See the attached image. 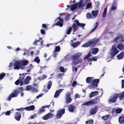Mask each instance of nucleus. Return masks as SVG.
Instances as JSON below:
<instances>
[{"label":"nucleus","instance_id":"obj_1","mask_svg":"<svg viewBox=\"0 0 124 124\" xmlns=\"http://www.w3.org/2000/svg\"><path fill=\"white\" fill-rule=\"evenodd\" d=\"M82 54L81 53H78L76 54L72 55L71 58L73 60L72 63L74 65H76L82 62V59L78 58L80 57Z\"/></svg>","mask_w":124,"mask_h":124},{"label":"nucleus","instance_id":"obj_2","mask_svg":"<svg viewBox=\"0 0 124 124\" xmlns=\"http://www.w3.org/2000/svg\"><path fill=\"white\" fill-rule=\"evenodd\" d=\"M75 23H74L72 26L73 32H75L78 29V27H80L84 29V27L85 26V24L84 23H80L78 21L76 20L74 21Z\"/></svg>","mask_w":124,"mask_h":124},{"label":"nucleus","instance_id":"obj_3","mask_svg":"<svg viewBox=\"0 0 124 124\" xmlns=\"http://www.w3.org/2000/svg\"><path fill=\"white\" fill-rule=\"evenodd\" d=\"M55 22H56L54 24V26H59L60 27L62 26L63 22V20L60 17H57L55 20Z\"/></svg>","mask_w":124,"mask_h":124},{"label":"nucleus","instance_id":"obj_4","mask_svg":"<svg viewBox=\"0 0 124 124\" xmlns=\"http://www.w3.org/2000/svg\"><path fill=\"white\" fill-rule=\"evenodd\" d=\"M111 52L110 54L111 58L114 57L116 54L118 53L119 51L117 50L116 46L113 45L112 47L111 50H110Z\"/></svg>","mask_w":124,"mask_h":124},{"label":"nucleus","instance_id":"obj_5","mask_svg":"<svg viewBox=\"0 0 124 124\" xmlns=\"http://www.w3.org/2000/svg\"><path fill=\"white\" fill-rule=\"evenodd\" d=\"M65 109L63 108L60 109L57 111V114L56 115V116L57 119L61 118L62 115L65 113Z\"/></svg>","mask_w":124,"mask_h":124},{"label":"nucleus","instance_id":"obj_6","mask_svg":"<svg viewBox=\"0 0 124 124\" xmlns=\"http://www.w3.org/2000/svg\"><path fill=\"white\" fill-rule=\"evenodd\" d=\"M97 102L95 100H93V99L90 101L83 103L82 105L87 106H90L97 104Z\"/></svg>","mask_w":124,"mask_h":124},{"label":"nucleus","instance_id":"obj_7","mask_svg":"<svg viewBox=\"0 0 124 124\" xmlns=\"http://www.w3.org/2000/svg\"><path fill=\"white\" fill-rule=\"evenodd\" d=\"M66 103L68 104L70 103L72 100L71 97V93H67L66 95Z\"/></svg>","mask_w":124,"mask_h":124},{"label":"nucleus","instance_id":"obj_8","mask_svg":"<svg viewBox=\"0 0 124 124\" xmlns=\"http://www.w3.org/2000/svg\"><path fill=\"white\" fill-rule=\"evenodd\" d=\"M119 94L118 93L114 94L112 97H110L109 100L110 102L112 103L115 102Z\"/></svg>","mask_w":124,"mask_h":124},{"label":"nucleus","instance_id":"obj_9","mask_svg":"<svg viewBox=\"0 0 124 124\" xmlns=\"http://www.w3.org/2000/svg\"><path fill=\"white\" fill-rule=\"evenodd\" d=\"M21 65L20 69H24L25 68V66L27 65L29 63V61L27 60H22L20 61Z\"/></svg>","mask_w":124,"mask_h":124},{"label":"nucleus","instance_id":"obj_10","mask_svg":"<svg viewBox=\"0 0 124 124\" xmlns=\"http://www.w3.org/2000/svg\"><path fill=\"white\" fill-rule=\"evenodd\" d=\"M27 74L26 73H24L22 74L21 76L19 77V79L20 81V86H22L23 84V81L25 75Z\"/></svg>","mask_w":124,"mask_h":124},{"label":"nucleus","instance_id":"obj_11","mask_svg":"<svg viewBox=\"0 0 124 124\" xmlns=\"http://www.w3.org/2000/svg\"><path fill=\"white\" fill-rule=\"evenodd\" d=\"M54 115L53 114H51L48 113L42 117V119L44 120H46L52 117Z\"/></svg>","mask_w":124,"mask_h":124},{"label":"nucleus","instance_id":"obj_12","mask_svg":"<svg viewBox=\"0 0 124 124\" xmlns=\"http://www.w3.org/2000/svg\"><path fill=\"white\" fill-rule=\"evenodd\" d=\"M14 69L15 70H18L20 69L21 64L20 61H16L14 64Z\"/></svg>","mask_w":124,"mask_h":124},{"label":"nucleus","instance_id":"obj_13","mask_svg":"<svg viewBox=\"0 0 124 124\" xmlns=\"http://www.w3.org/2000/svg\"><path fill=\"white\" fill-rule=\"evenodd\" d=\"M98 110V109L97 106L91 109L90 111L91 115H92L95 114L97 112Z\"/></svg>","mask_w":124,"mask_h":124},{"label":"nucleus","instance_id":"obj_14","mask_svg":"<svg viewBox=\"0 0 124 124\" xmlns=\"http://www.w3.org/2000/svg\"><path fill=\"white\" fill-rule=\"evenodd\" d=\"M14 116L15 119L16 120L19 121L20 119L21 116L20 113L17 112L15 113Z\"/></svg>","mask_w":124,"mask_h":124},{"label":"nucleus","instance_id":"obj_15","mask_svg":"<svg viewBox=\"0 0 124 124\" xmlns=\"http://www.w3.org/2000/svg\"><path fill=\"white\" fill-rule=\"evenodd\" d=\"M14 92L11 93L8 97V98L9 101H10L12 98L16 97L18 96L17 93H16L15 90L14 91Z\"/></svg>","mask_w":124,"mask_h":124},{"label":"nucleus","instance_id":"obj_16","mask_svg":"<svg viewBox=\"0 0 124 124\" xmlns=\"http://www.w3.org/2000/svg\"><path fill=\"white\" fill-rule=\"evenodd\" d=\"M99 81V79H94L93 81L91 84L93 86L95 87H97L98 86V84Z\"/></svg>","mask_w":124,"mask_h":124},{"label":"nucleus","instance_id":"obj_17","mask_svg":"<svg viewBox=\"0 0 124 124\" xmlns=\"http://www.w3.org/2000/svg\"><path fill=\"white\" fill-rule=\"evenodd\" d=\"M31 78L30 76H27L24 80V84H28L30 82V81L31 80Z\"/></svg>","mask_w":124,"mask_h":124},{"label":"nucleus","instance_id":"obj_18","mask_svg":"<svg viewBox=\"0 0 124 124\" xmlns=\"http://www.w3.org/2000/svg\"><path fill=\"white\" fill-rule=\"evenodd\" d=\"M63 90L62 89H60L59 90H57L55 93L54 97L55 98H57L59 95L60 93L62 92Z\"/></svg>","mask_w":124,"mask_h":124},{"label":"nucleus","instance_id":"obj_19","mask_svg":"<svg viewBox=\"0 0 124 124\" xmlns=\"http://www.w3.org/2000/svg\"><path fill=\"white\" fill-rule=\"evenodd\" d=\"M99 94L97 91H95L94 92H92L90 94L89 98H91Z\"/></svg>","mask_w":124,"mask_h":124},{"label":"nucleus","instance_id":"obj_20","mask_svg":"<svg viewBox=\"0 0 124 124\" xmlns=\"http://www.w3.org/2000/svg\"><path fill=\"white\" fill-rule=\"evenodd\" d=\"M25 110L28 111L33 110L35 109V107L33 105L26 107L24 108Z\"/></svg>","mask_w":124,"mask_h":124},{"label":"nucleus","instance_id":"obj_21","mask_svg":"<svg viewBox=\"0 0 124 124\" xmlns=\"http://www.w3.org/2000/svg\"><path fill=\"white\" fill-rule=\"evenodd\" d=\"M75 108V106L72 105H70L69 106L68 110L70 112L73 111Z\"/></svg>","mask_w":124,"mask_h":124},{"label":"nucleus","instance_id":"obj_22","mask_svg":"<svg viewBox=\"0 0 124 124\" xmlns=\"http://www.w3.org/2000/svg\"><path fill=\"white\" fill-rule=\"evenodd\" d=\"M124 52H122L120 54L117 55V58L119 59L120 60L123 58L124 57Z\"/></svg>","mask_w":124,"mask_h":124},{"label":"nucleus","instance_id":"obj_23","mask_svg":"<svg viewBox=\"0 0 124 124\" xmlns=\"http://www.w3.org/2000/svg\"><path fill=\"white\" fill-rule=\"evenodd\" d=\"M23 90V87H18L17 89L15 90V91L16 92L18 95L20 93H21L22 92Z\"/></svg>","mask_w":124,"mask_h":124},{"label":"nucleus","instance_id":"obj_24","mask_svg":"<svg viewBox=\"0 0 124 124\" xmlns=\"http://www.w3.org/2000/svg\"><path fill=\"white\" fill-rule=\"evenodd\" d=\"M99 10H93L92 11V13L93 16L95 17L97 16Z\"/></svg>","mask_w":124,"mask_h":124},{"label":"nucleus","instance_id":"obj_25","mask_svg":"<svg viewBox=\"0 0 124 124\" xmlns=\"http://www.w3.org/2000/svg\"><path fill=\"white\" fill-rule=\"evenodd\" d=\"M93 80V78L92 77H88L86 79V81L87 83H90L92 82Z\"/></svg>","mask_w":124,"mask_h":124},{"label":"nucleus","instance_id":"obj_26","mask_svg":"<svg viewBox=\"0 0 124 124\" xmlns=\"http://www.w3.org/2000/svg\"><path fill=\"white\" fill-rule=\"evenodd\" d=\"M119 122L120 124L124 123V117L122 116L120 117L119 118Z\"/></svg>","mask_w":124,"mask_h":124},{"label":"nucleus","instance_id":"obj_27","mask_svg":"<svg viewBox=\"0 0 124 124\" xmlns=\"http://www.w3.org/2000/svg\"><path fill=\"white\" fill-rule=\"evenodd\" d=\"M117 47L118 48L121 50L124 48V46L122 43H120L117 45Z\"/></svg>","mask_w":124,"mask_h":124},{"label":"nucleus","instance_id":"obj_28","mask_svg":"<svg viewBox=\"0 0 124 124\" xmlns=\"http://www.w3.org/2000/svg\"><path fill=\"white\" fill-rule=\"evenodd\" d=\"M107 11V8L106 7L105 8L103 13L102 14V17L103 18L105 17L106 16V14Z\"/></svg>","mask_w":124,"mask_h":124},{"label":"nucleus","instance_id":"obj_29","mask_svg":"<svg viewBox=\"0 0 124 124\" xmlns=\"http://www.w3.org/2000/svg\"><path fill=\"white\" fill-rule=\"evenodd\" d=\"M98 51V49L97 48H95L92 50V53L93 54H96Z\"/></svg>","mask_w":124,"mask_h":124},{"label":"nucleus","instance_id":"obj_30","mask_svg":"<svg viewBox=\"0 0 124 124\" xmlns=\"http://www.w3.org/2000/svg\"><path fill=\"white\" fill-rule=\"evenodd\" d=\"M95 39L94 38L91 39L88 42L90 46L92 45H94V42L95 41Z\"/></svg>","mask_w":124,"mask_h":124},{"label":"nucleus","instance_id":"obj_31","mask_svg":"<svg viewBox=\"0 0 124 124\" xmlns=\"http://www.w3.org/2000/svg\"><path fill=\"white\" fill-rule=\"evenodd\" d=\"M80 43L79 42H74L72 44V46L73 48H75Z\"/></svg>","mask_w":124,"mask_h":124},{"label":"nucleus","instance_id":"obj_32","mask_svg":"<svg viewBox=\"0 0 124 124\" xmlns=\"http://www.w3.org/2000/svg\"><path fill=\"white\" fill-rule=\"evenodd\" d=\"M77 7V5L76 4H74L71 6L70 9L72 10H74L76 9Z\"/></svg>","mask_w":124,"mask_h":124},{"label":"nucleus","instance_id":"obj_33","mask_svg":"<svg viewBox=\"0 0 124 124\" xmlns=\"http://www.w3.org/2000/svg\"><path fill=\"white\" fill-rule=\"evenodd\" d=\"M45 111V110L44 108H42V107L38 111V114L39 115L44 112Z\"/></svg>","mask_w":124,"mask_h":124},{"label":"nucleus","instance_id":"obj_34","mask_svg":"<svg viewBox=\"0 0 124 124\" xmlns=\"http://www.w3.org/2000/svg\"><path fill=\"white\" fill-rule=\"evenodd\" d=\"M52 84V82L51 81H49L48 83V85L47 86V88L48 89H49L51 88V85Z\"/></svg>","mask_w":124,"mask_h":124},{"label":"nucleus","instance_id":"obj_35","mask_svg":"<svg viewBox=\"0 0 124 124\" xmlns=\"http://www.w3.org/2000/svg\"><path fill=\"white\" fill-rule=\"evenodd\" d=\"M122 110V108L116 109V113L117 114H120L121 113Z\"/></svg>","mask_w":124,"mask_h":124},{"label":"nucleus","instance_id":"obj_36","mask_svg":"<svg viewBox=\"0 0 124 124\" xmlns=\"http://www.w3.org/2000/svg\"><path fill=\"white\" fill-rule=\"evenodd\" d=\"M119 97L120 100H121L124 98V92L120 93V95L119 96Z\"/></svg>","mask_w":124,"mask_h":124},{"label":"nucleus","instance_id":"obj_37","mask_svg":"<svg viewBox=\"0 0 124 124\" xmlns=\"http://www.w3.org/2000/svg\"><path fill=\"white\" fill-rule=\"evenodd\" d=\"M86 16L87 18L90 19L91 18L92 16L90 12H87L86 14Z\"/></svg>","mask_w":124,"mask_h":124},{"label":"nucleus","instance_id":"obj_38","mask_svg":"<svg viewBox=\"0 0 124 124\" xmlns=\"http://www.w3.org/2000/svg\"><path fill=\"white\" fill-rule=\"evenodd\" d=\"M6 74L3 72H2L0 74V80H1L5 76Z\"/></svg>","mask_w":124,"mask_h":124},{"label":"nucleus","instance_id":"obj_39","mask_svg":"<svg viewBox=\"0 0 124 124\" xmlns=\"http://www.w3.org/2000/svg\"><path fill=\"white\" fill-rule=\"evenodd\" d=\"M92 8V4L91 2L87 4L86 7V8Z\"/></svg>","mask_w":124,"mask_h":124},{"label":"nucleus","instance_id":"obj_40","mask_svg":"<svg viewBox=\"0 0 124 124\" xmlns=\"http://www.w3.org/2000/svg\"><path fill=\"white\" fill-rule=\"evenodd\" d=\"M34 61L37 63H39L40 61V60L39 57L38 56L36 57L34 59Z\"/></svg>","mask_w":124,"mask_h":124},{"label":"nucleus","instance_id":"obj_41","mask_svg":"<svg viewBox=\"0 0 124 124\" xmlns=\"http://www.w3.org/2000/svg\"><path fill=\"white\" fill-rule=\"evenodd\" d=\"M93 120L92 119L90 120L86 121L85 123V124H93Z\"/></svg>","mask_w":124,"mask_h":124},{"label":"nucleus","instance_id":"obj_42","mask_svg":"<svg viewBox=\"0 0 124 124\" xmlns=\"http://www.w3.org/2000/svg\"><path fill=\"white\" fill-rule=\"evenodd\" d=\"M90 46L88 42L83 44L82 46L84 47H88Z\"/></svg>","mask_w":124,"mask_h":124},{"label":"nucleus","instance_id":"obj_43","mask_svg":"<svg viewBox=\"0 0 124 124\" xmlns=\"http://www.w3.org/2000/svg\"><path fill=\"white\" fill-rule=\"evenodd\" d=\"M72 30V28L71 27H69L68 30H67V34H69L70 33Z\"/></svg>","mask_w":124,"mask_h":124},{"label":"nucleus","instance_id":"obj_44","mask_svg":"<svg viewBox=\"0 0 124 124\" xmlns=\"http://www.w3.org/2000/svg\"><path fill=\"white\" fill-rule=\"evenodd\" d=\"M60 50V47L59 46H58L56 47L54 50L55 52H59Z\"/></svg>","mask_w":124,"mask_h":124},{"label":"nucleus","instance_id":"obj_45","mask_svg":"<svg viewBox=\"0 0 124 124\" xmlns=\"http://www.w3.org/2000/svg\"><path fill=\"white\" fill-rule=\"evenodd\" d=\"M109 117V115L106 116H102V118L104 120H107Z\"/></svg>","mask_w":124,"mask_h":124},{"label":"nucleus","instance_id":"obj_46","mask_svg":"<svg viewBox=\"0 0 124 124\" xmlns=\"http://www.w3.org/2000/svg\"><path fill=\"white\" fill-rule=\"evenodd\" d=\"M32 88L33 87L32 86L30 85H28L26 87V88L25 90H32Z\"/></svg>","mask_w":124,"mask_h":124},{"label":"nucleus","instance_id":"obj_47","mask_svg":"<svg viewBox=\"0 0 124 124\" xmlns=\"http://www.w3.org/2000/svg\"><path fill=\"white\" fill-rule=\"evenodd\" d=\"M98 24V22H96L95 23V27L92 29L91 31V32H93L96 29V28L97 27Z\"/></svg>","mask_w":124,"mask_h":124},{"label":"nucleus","instance_id":"obj_48","mask_svg":"<svg viewBox=\"0 0 124 124\" xmlns=\"http://www.w3.org/2000/svg\"><path fill=\"white\" fill-rule=\"evenodd\" d=\"M98 24V22H96L95 23V27L92 29L91 31V32H93L96 29V28L97 27Z\"/></svg>","mask_w":124,"mask_h":124},{"label":"nucleus","instance_id":"obj_49","mask_svg":"<svg viewBox=\"0 0 124 124\" xmlns=\"http://www.w3.org/2000/svg\"><path fill=\"white\" fill-rule=\"evenodd\" d=\"M98 24V22H96L95 23V27L92 29L91 31V32H93L96 29V28L97 27Z\"/></svg>","mask_w":124,"mask_h":124},{"label":"nucleus","instance_id":"obj_50","mask_svg":"<svg viewBox=\"0 0 124 124\" xmlns=\"http://www.w3.org/2000/svg\"><path fill=\"white\" fill-rule=\"evenodd\" d=\"M100 39L99 38H98L94 42V45H96L99 41Z\"/></svg>","mask_w":124,"mask_h":124},{"label":"nucleus","instance_id":"obj_51","mask_svg":"<svg viewBox=\"0 0 124 124\" xmlns=\"http://www.w3.org/2000/svg\"><path fill=\"white\" fill-rule=\"evenodd\" d=\"M116 8H117L116 6H115V5L113 6L110 8V10H114L116 9Z\"/></svg>","mask_w":124,"mask_h":124},{"label":"nucleus","instance_id":"obj_52","mask_svg":"<svg viewBox=\"0 0 124 124\" xmlns=\"http://www.w3.org/2000/svg\"><path fill=\"white\" fill-rule=\"evenodd\" d=\"M42 27L43 28H44V30H47V27L45 24H43L42 25Z\"/></svg>","mask_w":124,"mask_h":124},{"label":"nucleus","instance_id":"obj_53","mask_svg":"<svg viewBox=\"0 0 124 124\" xmlns=\"http://www.w3.org/2000/svg\"><path fill=\"white\" fill-rule=\"evenodd\" d=\"M11 110L7 111L5 112V115L6 116H9L11 113Z\"/></svg>","mask_w":124,"mask_h":124},{"label":"nucleus","instance_id":"obj_54","mask_svg":"<svg viewBox=\"0 0 124 124\" xmlns=\"http://www.w3.org/2000/svg\"><path fill=\"white\" fill-rule=\"evenodd\" d=\"M70 16V15L68 14V15H67L65 16V21H67L68 20Z\"/></svg>","mask_w":124,"mask_h":124},{"label":"nucleus","instance_id":"obj_55","mask_svg":"<svg viewBox=\"0 0 124 124\" xmlns=\"http://www.w3.org/2000/svg\"><path fill=\"white\" fill-rule=\"evenodd\" d=\"M120 37V36H119L117 37L114 39V41L117 42L118 40L119 39Z\"/></svg>","mask_w":124,"mask_h":124},{"label":"nucleus","instance_id":"obj_56","mask_svg":"<svg viewBox=\"0 0 124 124\" xmlns=\"http://www.w3.org/2000/svg\"><path fill=\"white\" fill-rule=\"evenodd\" d=\"M33 68V67L32 65V64H31L30 66H28L26 68L28 69L31 70H32Z\"/></svg>","mask_w":124,"mask_h":124},{"label":"nucleus","instance_id":"obj_57","mask_svg":"<svg viewBox=\"0 0 124 124\" xmlns=\"http://www.w3.org/2000/svg\"><path fill=\"white\" fill-rule=\"evenodd\" d=\"M20 81L19 79H18L15 82V84L16 85H18L19 83L20 84Z\"/></svg>","mask_w":124,"mask_h":124},{"label":"nucleus","instance_id":"obj_58","mask_svg":"<svg viewBox=\"0 0 124 124\" xmlns=\"http://www.w3.org/2000/svg\"><path fill=\"white\" fill-rule=\"evenodd\" d=\"M72 69L73 71H74V70H75V72H76L78 70L77 68L75 67L74 66H72Z\"/></svg>","mask_w":124,"mask_h":124},{"label":"nucleus","instance_id":"obj_59","mask_svg":"<svg viewBox=\"0 0 124 124\" xmlns=\"http://www.w3.org/2000/svg\"><path fill=\"white\" fill-rule=\"evenodd\" d=\"M60 70L61 72H64V68L62 66H61L60 67Z\"/></svg>","mask_w":124,"mask_h":124},{"label":"nucleus","instance_id":"obj_60","mask_svg":"<svg viewBox=\"0 0 124 124\" xmlns=\"http://www.w3.org/2000/svg\"><path fill=\"white\" fill-rule=\"evenodd\" d=\"M46 30H44V29L43 30L42 29L40 30V32L42 34H45L46 32L45 31Z\"/></svg>","mask_w":124,"mask_h":124},{"label":"nucleus","instance_id":"obj_61","mask_svg":"<svg viewBox=\"0 0 124 124\" xmlns=\"http://www.w3.org/2000/svg\"><path fill=\"white\" fill-rule=\"evenodd\" d=\"M32 92H36L38 91V90L36 88H34L32 89Z\"/></svg>","mask_w":124,"mask_h":124},{"label":"nucleus","instance_id":"obj_62","mask_svg":"<svg viewBox=\"0 0 124 124\" xmlns=\"http://www.w3.org/2000/svg\"><path fill=\"white\" fill-rule=\"evenodd\" d=\"M77 83V82L75 81H74L73 82L72 85V86L74 87H75L76 84Z\"/></svg>","mask_w":124,"mask_h":124},{"label":"nucleus","instance_id":"obj_63","mask_svg":"<svg viewBox=\"0 0 124 124\" xmlns=\"http://www.w3.org/2000/svg\"><path fill=\"white\" fill-rule=\"evenodd\" d=\"M43 95V94H39L38 96L36 97V98L38 99L40 97L42 96Z\"/></svg>","mask_w":124,"mask_h":124},{"label":"nucleus","instance_id":"obj_64","mask_svg":"<svg viewBox=\"0 0 124 124\" xmlns=\"http://www.w3.org/2000/svg\"><path fill=\"white\" fill-rule=\"evenodd\" d=\"M122 87L124 88V79L122 80Z\"/></svg>","mask_w":124,"mask_h":124}]
</instances>
